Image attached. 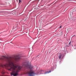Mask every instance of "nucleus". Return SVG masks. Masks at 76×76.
Wrapping results in <instances>:
<instances>
[{"instance_id":"nucleus-15","label":"nucleus","mask_w":76,"mask_h":76,"mask_svg":"<svg viewBox=\"0 0 76 76\" xmlns=\"http://www.w3.org/2000/svg\"><path fill=\"white\" fill-rule=\"evenodd\" d=\"M39 56V55H38V56H37V57H38V56Z\"/></svg>"},{"instance_id":"nucleus-2","label":"nucleus","mask_w":76,"mask_h":76,"mask_svg":"<svg viewBox=\"0 0 76 76\" xmlns=\"http://www.w3.org/2000/svg\"><path fill=\"white\" fill-rule=\"evenodd\" d=\"M26 67H28L30 69H32V67L31 66V65H28L27 63L26 62H24L23 63V66Z\"/></svg>"},{"instance_id":"nucleus-10","label":"nucleus","mask_w":76,"mask_h":76,"mask_svg":"<svg viewBox=\"0 0 76 76\" xmlns=\"http://www.w3.org/2000/svg\"><path fill=\"white\" fill-rule=\"evenodd\" d=\"M2 12H3V11H0V13H2Z\"/></svg>"},{"instance_id":"nucleus-9","label":"nucleus","mask_w":76,"mask_h":76,"mask_svg":"<svg viewBox=\"0 0 76 76\" xmlns=\"http://www.w3.org/2000/svg\"><path fill=\"white\" fill-rule=\"evenodd\" d=\"M19 3H20V2H21V0H19Z\"/></svg>"},{"instance_id":"nucleus-1","label":"nucleus","mask_w":76,"mask_h":76,"mask_svg":"<svg viewBox=\"0 0 76 76\" xmlns=\"http://www.w3.org/2000/svg\"><path fill=\"white\" fill-rule=\"evenodd\" d=\"M0 60H7L9 62V64L8 66L10 68L8 69L10 71H12V72L11 74V76L13 75L14 76H18V71L16 70V69L18 68V70H20L21 69V67L20 66H15L13 63L11 61H10L8 58H7V57L4 56H3L1 58H0Z\"/></svg>"},{"instance_id":"nucleus-5","label":"nucleus","mask_w":76,"mask_h":76,"mask_svg":"<svg viewBox=\"0 0 76 76\" xmlns=\"http://www.w3.org/2000/svg\"><path fill=\"white\" fill-rule=\"evenodd\" d=\"M31 72L28 73L29 76H34L35 75H36V73L33 72H31Z\"/></svg>"},{"instance_id":"nucleus-4","label":"nucleus","mask_w":76,"mask_h":76,"mask_svg":"<svg viewBox=\"0 0 76 76\" xmlns=\"http://www.w3.org/2000/svg\"><path fill=\"white\" fill-rule=\"evenodd\" d=\"M15 60L17 61V62H18V61H19L20 60V57H19L18 56H16L15 58Z\"/></svg>"},{"instance_id":"nucleus-14","label":"nucleus","mask_w":76,"mask_h":76,"mask_svg":"<svg viewBox=\"0 0 76 76\" xmlns=\"http://www.w3.org/2000/svg\"><path fill=\"white\" fill-rule=\"evenodd\" d=\"M61 28V26L59 27V28Z\"/></svg>"},{"instance_id":"nucleus-6","label":"nucleus","mask_w":76,"mask_h":76,"mask_svg":"<svg viewBox=\"0 0 76 76\" xmlns=\"http://www.w3.org/2000/svg\"><path fill=\"white\" fill-rule=\"evenodd\" d=\"M51 71H52V70H50L49 71H47L45 72V73H44L43 74H44L45 75L48 73H51Z\"/></svg>"},{"instance_id":"nucleus-11","label":"nucleus","mask_w":76,"mask_h":76,"mask_svg":"<svg viewBox=\"0 0 76 76\" xmlns=\"http://www.w3.org/2000/svg\"><path fill=\"white\" fill-rule=\"evenodd\" d=\"M74 46H75V49H76V45H74Z\"/></svg>"},{"instance_id":"nucleus-8","label":"nucleus","mask_w":76,"mask_h":76,"mask_svg":"<svg viewBox=\"0 0 76 76\" xmlns=\"http://www.w3.org/2000/svg\"><path fill=\"white\" fill-rule=\"evenodd\" d=\"M2 74H4V73H5V72H4V71H3L2 72Z\"/></svg>"},{"instance_id":"nucleus-13","label":"nucleus","mask_w":76,"mask_h":76,"mask_svg":"<svg viewBox=\"0 0 76 76\" xmlns=\"http://www.w3.org/2000/svg\"><path fill=\"white\" fill-rule=\"evenodd\" d=\"M41 72H44V71H42V70H41Z\"/></svg>"},{"instance_id":"nucleus-12","label":"nucleus","mask_w":76,"mask_h":76,"mask_svg":"<svg viewBox=\"0 0 76 76\" xmlns=\"http://www.w3.org/2000/svg\"><path fill=\"white\" fill-rule=\"evenodd\" d=\"M70 43H71V41L70 42L69 44V45H70Z\"/></svg>"},{"instance_id":"nucleus-3","label":"nucleus","mask_w":76,"mask_h":76,"mask_svg":"<svg viewBox=\"0 0 76 76\" xmlns=\"http://www.w3.org/2000/svg\"><path fill=\"white\" fill-rule=\"evenodd\" d=\"M64 54H60L58 56V58L60 63H61L62 59L63 58V57H64Z\"/></svg>"},{"instance_id":"nucleus-7","label":"nucleus","mask_w":76,"mask_h":76,"mask_svg":"<svg viewBox=\"0 0 76 76\" xmlns=\"http://www.w3.org/2000/svg\"><path fill=\"white\" fill-rule=\"evenodd\" d=\"M17 26H16V27H15V26H14L13 27V29H15V28H16V29H15V30L16 29H17Z\"/></svg>"}]
</instances>
